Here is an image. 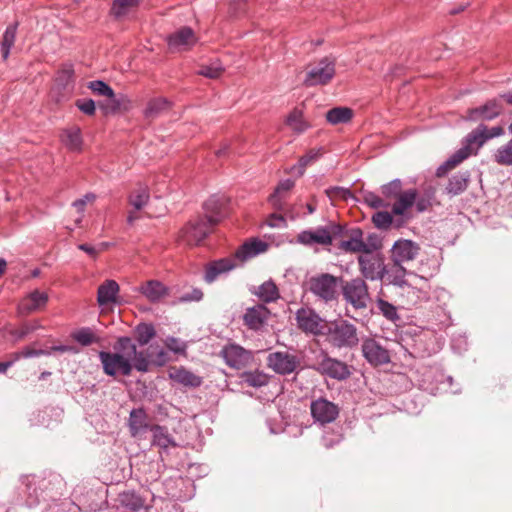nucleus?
Masks as SVG:
<instances>
[{
	"instance_id": "obj_5",
	"label": "nucleus",
	"mask_w": 512,
	"mask_h": 512,
	"mask_svg": "<svg viewBox=\"0 0 512 512\" xmlns=\"http://www.w3.org/2000/svg\"><path fill=\"white\" fill-rule=\"evenodd\" d=\"M98 357L107 376L115 377L118 373L129 376L133 370L131 359L123 354L100 351Z\"/></svg>"
},
{
	"instance_id": "obj_2",
	"label": "nucleus",
	"mask_w": 512,
	"mask_h": 512,
	"mask_svg": "<svg viewBox=\"0 0 512 512\" xmlns=\"http://www.w3.org/2000/svg\"><path fill=\"white\" fill-rule=\"evenodd\" d=\"M342 277L329 273H322L309 279V291L325 303L336 301L339 296V287Z\"/></svg>"
},
{
	"instance_id": "obj_15",
	"label": "nucleus",
	"mask_w": 512,
	"mask_h": 512,
	"mask_svg": "<svg viewBox=\"0 0 512 512\" xmlns=\"http://www.w3.org/2000/svg\"><path fill=\"white\" fill-rule=\"evenodd\" d=\"M420 251V246L410 239H398L391 248V259L394 266L414 260Z\"/></svg>"
},
{
	"instance_id": "obj_27",
	"label": "nucleus",
	"mask_w": 512,
	"mask_h": 512,
	"mask_svg": "<svg viewBox=\"0 0 512 512\" xmlns=\"http://www.w3.org/2000/svg\"><path fill=\"white\" fill-rule=\"evenodd\" d=\"M268 248V243L259 239L253 238L244 242L235 252V258L241 261H246L250 258H253L263 252H265Z\"/></svg>"
},
{
	"instance_id": "obj_47",
	"label": "nucleus",
	"mask_w": 512,
	"mask_h": 512,
	"mask_svg": "<svg viewBox=\"0 0 512 512\" xmlns=\"http://www.w3.org/2000/svg\"><path fill=\"white\" fill-rule=\"evenodd\" d=\"M241 379L243 383L254 388H260L269 382V377L258 370L244 372L241 375Z\"/></svg>"
},
{
	"instance_id": "obj_56",
	"label": "nucleus",
	"mask_w": 512,
	"mask_h": 512,
	"mask_svg": "<svg viewBox=\"0 0 512 512\" xmlns=\"http://www.w3.org/2000/svg\"><path fill=\"white\" fill-rule=\"evenodd\" d=\"M73 339L82 346H89L95 342H98V337L95 336L92 329L89 327H83L72 334Z\"/></svg>"
},
{
	"instance_id": "obj_39",
	"label": "nucleus",
	"mask_w": 512,
	"mask_h": 512,
	"mask_svg": "<svg viewBox=\"0 0 512 512\" xmlns=\"http://www.w3.org/2000/svg\"><path fill=\"white\" fill-rule=\"evenodd\" d=\"M388 280L390 284H393L394 286L400 287V288H407L408 293L418 294L421 293L420 290H417L413 286H411L405 279L406 275V269L402 266H395V269L392 270L390 273L388 272Z\"/></svg>"
},
{
	"instance_id": "obj_23",
	"label": "nucleus",
	"mask_w": 512,
	"mask_h": 512,
	"mask_svg": "<svg viewBox=\"0 0 512 512\" xmlns=\"http://www.w3.org/2000/svg\"><path fill=\"white\" fill-rule=\"evenodd\" d=\"M297 241L306 246L319 244L330 245V235L327 226H319L315 230H304L298 234Z\"/></svg>"
},
{
	"instance_id": "obj_22",
	"label": "nucleus",
	"mask_w": 512,
	"mask_h": 512,
	"mask_svg": "<svg viewBox=\"0 0 512 512\" xmlns=\"http://www.w3.org/2000/svg\"><path fill=\"white\" fill-rule=\"evenodd\" d=\"M504 129L501 126H494L490 129L483 123H480L467 135L474 143L475 147L479 150L488 140L502 136Z\"/></svg>"
},
{
	"instance_id": "obj_31",
	"label": "nucleus",
	"mask_w": 512,
	"mask_h": 512,
	"mask_svg": "<svg viewBox=\"0 0 512 512\" xmlns=\"http://www.w3.org/2000/svg\"><path fill=\"white\" fill-rule=\"evenodd\" d=\"M152 432V445L158 446L161 449H168L169 447H176L177 444L174 438L169 434L165 426L154 424L151 427Z\"/></svg>"
},
{
	"instance_id": "obj_59",
	"label": "nucleus",
	"mask_w": 512,
	"mask_h": 512,
	"mask_svg": "<svg viewBox=\"0 0 512 512\" xmlns=\"http://www.w3.org/2000/svg\"><path fill=\"white\" fill-rule=\"evenodd\" d=\"M327 227L330 235V245H332L334 241H338L339 243L342 239H346L347 224L331 222Z\"/></svg>"
},
{
	"instance_id": "obj_45",
	"label": "nucleus",
	"mask_w": 512,
	"mask_h": 512,
	"mask_svg": "<svg viewBox=\"0 0 512 512\" xmlns=\"http://www.w3.org/2000/svg\"><path fill=\"white\" fill-rule=\"evenodd\" d=\"M294 185H295V182L289 178L281 180L278 183L277 187L275 188L274 193L271 194L269 197V202L275 209L280 210V211L284 210V204L282 203L279 194L282 192H287V191L291 190L294 187Z\"/></svg>"
},
{
	"instance_id": "obj_49",
	"label": "nucleus",
	"mask_w": 512,
	"mask_h": 512,
	"mask_svg": "<svg viewBox=\"0 0 512 512\" xmlns=\"http://www.w3.org/2000/svg\"><path fill=\"white\" fill-rule=\"evenodd\" d=\"M494 161L502 166H512V138L495 151Z\"/></svg>"
},
{
	"instance_id": "obj_14",
	"label": "nucleus",
	"mask_w": 512,
	"mask_h": 512,
	"mask_svg": "<svg viewBox=\"0 0 512 512\" xmlns=\"http://www.w3.org/2000/svg\"><path fill=\"white\" fill-rule=\"evenodd\" d=\"M229 200L224 195H212L203 204L204 219L214 226L220 223L227 215Z\"/></svg>"
},
{
	"instance_id": "obj_3",
	"label": "nucleus",
	"mask_w": 512,
	"mask_h": 512,
	"mask_svg": "<svg viewBox=\"0 0 512 512\" xmlns=\"http://www.w3.org/2000/svg\"><path fill=\"white\" fill-rule=\"evenodd\" d=\"M340 288L343 299L354 309L361 310L367 307L370 295L368 286L363 278L356 277L348 281L342 279Z\"/></svg>"
},
{
	"instance_id": "obj_54",
	"label": "nucleus",
	"mask_w": 512,
	"mask_h": 512,
	"mask_svg": "<svg viewBox=\"0 0 512 512\" xmlns=\"http://www.w3.org/2000/svg\"><path fill=\"white\" fill-rule=\"evenodd\" d=\"M338 248L346 253H363L365 250L364 239L347 238L338 243Z\"/></svg>"
},
{
	"instance_id": "obj_57",
	"label": "nucleus",
	"mask_w": 512,
	"mask_h": 512,
	"mask_svg": "<svg viewBox=\"0 0 512 512\" xmlns=\"http://www.w3.org/2000/svg\"><path fill=\"white\" fill-rule=\"evenodd\" d=\"M57 85L61 89H67L74 82V69L71 64L64 65L58 72L56 78Z\"/></svg>"
},
{
	"instance_id": "obj_44",
	"label": "nucleus",
	"mask_w": 512,
	"mask_h": 512,
	"mask_svg": "<svg viewBox=\"0 0 512 512\" xmlns=\"http://www.w3.org/2000/svg\"><path fill=\"white\" fill-rule=\"evenodd\" d=\"M134 332L136 342L139 346H144L148 344L151 341V339H153L156 336L155 327L151 323H139L135 327Z\"/></svg>"
},
{
	"instance_id": "obj_51",
	"label": "nucleus",
	"mask_w": 512,
	"mask_h": 512,
	"mask_svg": "<svg viewBox=\"0 0 512 512\" xmlns=\"http://www.w3.org/2000/svg\"><path fill=\"white\" fill-rule=\"evenodd\" d=\"M224 71V67L221 62L217 59L210 64H203L197 71L198 75L204 76L209 79H217L221 76Z\"/></svg>"
},
{
	"instance_id": "obj_43",
	"label": "nucleus",
	"mask_w": 512,
	"mask_h": 512,
	"mask_svg": "<svg viewBox=\"0 0 512 512\" xmlns=\"http://www.w3.org/2000/svg\"><path fill=\"white\" fill-rule=\"evenodd\" d=\"M171 107V102L165 97L151 99L144 110L146 118H155Z\"/></svg>"
},
{
	"instance_id": "obj_37",
	"label": "nucleus",
	"mask_w": 512,
	"mask_h": 512,
	"mask_svg": "<svg viewBox=\"0 0 512 512\" xmlns=\"http://www.w3.org/2000/svg\"><path fill=\"white\" fill-rule=\"evenodd\" d=\"M61 142L70 151H80L83 144L81 129L79 127H72L63 130Z\"/></svg>"
},
{
	"instance_id": "obj_9",
	"label": "nucleus",
	"mask_w": 512,
	"mask_h": 512,
	"mask_svg": "<svg viewBox=\"0 0 512 512\" xmlns=\"http://www.w3.org/2000/svg\"><path fill=\"white\" fill-rule=\"evenodd\" d=\"M503 111L504 106L501 104V99L491 98L480 106L467 109L463 119L467 122L492 121L498 118Z\"/></svg>"
},
{
	"instance_id": "obj_20",
	"label": "nucleus",
	"mask_w": 512,
	"mask_h": 512,
	"mask_svg": "<svg viewBox=\"0 0 512 512\" xmlns=\"http://www.w3.org/2000/svg\"><path fill=\"white\" fill-rule=\"evenodd\" d=\"M130 434L134 438H143L152 425L148 422V415L144 408H134L130 411L128 418Z\"/></svg>"
},
{
	"instance_id": "obj_10",
	"label": "nucleus",
	"mask_w": 512,
	"mask_h": 512,
	"mask_svg": "<svg viewBox=\"0 0 512 512\" xmlns=\"http://www.w3.org/2000/svg\"><path fill=\"white\" fill-rule=\"evenodd\" d=\"M335 72V60L324 57L307 72L304 84L308 87L326 85L333 79Z\"/></svg>"
},
{
	"instance_id": "obj_34",
	"label": "nucleus",
	"mask_w": 512,
	"mask_h": 512,
	"mask_svg": "<svg viewBox=\"0 0 512 512\" xmlns=\"http://www.w3.org/2000/svg\"><path fill=\"white\" fill-rule=\"evenodd\" d=\"M478 149L475 147L472 140L466 135L461 141V147L456 150L448 159L455 167L467 159L471 155H476Z\"/></svg>"
},
{
	"instance_id": "obj_48",
	"label": "nucleus",
	"mask_w": 512,
	"mask_h": 512,
	"mask_svg": "<svg viewBox=\"0 0 512 512\" xmlns=\"http://www.w3.org/2000/svg\"><path fill=\"white\" fill-rule=\"evenodd\" d=\"M286 123L291 129L297 134L305 132L309 125L303 120V114L301 110L293 109L287 116Z\"/></svg>"
},
{
	"instance_id": "obj_36",
	"label": "nucleus",
	"mask_w": 512,
	"mask_h": 512,
	"mask_svg": "<svg viewBox=\"0 0 512 512\" xmlns=\"http://www.w3.org/2000/svg\"><path fill=\"white\" fill-rule=\"evenodd\" d=\"M260 300L264 303L275 302L280 298L279 290L273 280H268L262 283L254 290H251Z\"/></svg>"
},
{
	"instance_id": "obj_38",
	"label": "nucleus",
	"mask_w": 512,
	"mask_h": 512,
	"mask_svg": "<svg viewBox=\"0 0 512 512\" xmlns=\"http://www.w3.org/2000/svg\"><path fill=\"white\" fill-rule=\"evenodd\" d=\"M398 196V201L392 206V213L397 216H402L407 209L415 205L417 190L408 189Z\"/></svg>"
},
{
	"instance_id": "obj_25",
	"label": "nucleus",
	"mask_w": 512,
	"mask_h": 512,
	"mask_svg": "<svg viewBox=\"0 0 512 512\" xmlns=\"http://www.w3.org/2000/svg\"><path fill=\"white\" fill-rule=\"evenodd\" d=\"M131 107V101L125 94H116L114 96L106 97L105 100L99 102V108L103 114H116L119 111H128Z\"/></svg>"
},
{
	"instance_id": "obj_53",
	"label": "nucleus",
	"mask_w": 512,
	"mask_h": 512,
	"mask_svg": "<svg viewBox=\"0 0 512 512\" xmlns=\"http://www.w3.org/2000/svg\"><path fill=\"white\" fill-rule=\"evenodd\" d=\"M150 199L149 191L146 187H140L129 196V203L136 210H141L145 207Z\"/></svg>"
},
{
	"instance_id": "obj_29",
	"label": "nucleus",
	"mask_w": 512,
	"mask_h": 512,
	"mask_svg": "<svg viewBox=\"0 0 512 512\" xmlns=\"http://www.w3.org/2000/svg\"><path fill=\"white\" fill-rule=\"evenodd\" d=\"M470 179L471 173L469 170H462L453 174L448 179L445 193L451 198L462 194L467 189Z\"/></svg>"
},
{
	"instance_id": "obj_63",
	"label": "nucleus",
	"mask_w": 512,
	"mask_h": 512,
	"mask_svg": "<svg viewBox=\"0 0 512 512\" xmlns=\"http://www.w3.org/2000/svg\"><path fill=\"white\" fill-rule=\"evenodd\" d=\"M362 201L367 206L374 209L388 206V203H385L376 193L371 191L362 192Z\"/></svg>"
},
{
	"instance_id": "obj_24",
	"label": "nucleus",
	"mask_w": 512,
	"mask_h": 512,
	"mask_svg": "<svg viewBox=\"0 0 512 512\" xmlns=\"http://www.w3.org/2000/svg\"><path fill=\"white\" fill-rule=\"evenodd\" d=\"M236 267V264L232 258H221L211 261L206 265L204 280L207 283L214 282L218 276L224 273H228Z\"/></svg>"
},
{
	"instance_id": "obj_30",
	"label": "nucleus",
	"mask_w": 512,
	"mask_h": 512,
	"mask_svg": "<svg viewBox=\"0 0 512 512\" xmlns=\"http://www.w3.org/2000/svg\"><path fill=\"white\" fill-rule=\"evenodd\" d=\"M138 291L150 302L157 303L168 295L169 289L159 280H149L142 284Z\"/></svg>"
},
{
	"instance_id": "obj_21",
	"label": "nucleus",
	"mask_w": 512,
	"mask_h": 512,
	"mask_svg": "<svg viewBox=\"0 0 512 512\" xmlns=\"http://www.w3.org/2000/svg\"><path fill=\"white\" fill-rule=\"evenodd\" d=\"M48 294L39 290L29 293L18 305V313L26 316L45 307L48 302Z\"/></svg>"
},
{
	"instance_id": "obj_58",
	"label": "nucleus",
	"mask_w": 512,
	"mask_h": 512,
	"mask_svg": "<svg viewBox=\"0 0 512 512\" xmlns=\"http://www.w3.org/2000/svg\"><path fill=\"white\" fill-rule=\"evenodd\" d=\"M44 512H78V507L74 501L63 499L59 502H51Z\"/></svg>"
},
{
	"instance_id": "obj_8",
	"label": "nucleus",
	"mask_w": 512,
	"mask_h": 512,
	"mask_svg": "<svg viewBox=\"0 0 512 512\" xmlns=\"http://www.w3.org/2000/svg\"><path fill=\"white\" fill-rule=\"evenodd\" d=\"M38 480L37 475L22 476L20 485L17 487V496L14 500L16 505L32 508L43 501L40 488H36V484H32Z\"/></svg>"
},
{
	"instance_id": "obj_12",
	"label": "nucleus",
	"mask_w": 512,
	"mask_h": 512,
	"mask_svg": "<svg viewBox=\"0 0 512 512\" xmlns=\"http://www.w3.org/2000/svg\"><path fill=\"white\" fill-rule=\"evenodd\" d=\"M75 498L78 512H102L107 508L106 492L102 489H89L80 495H77V491H75Z\"/></svg>"
},
{
	"instance_id": "obj_6",
	"label": "nucleus",
	"mask_w": 512,
	"mask_h": 512,
	"mask_svg": "<svg viewBox=\"0 0 512 512\" xmlns=\"http://www.w3.org/2000/svg\"><path fill=\"white\" fill-rule=\"evenodd\" d=\"M321 355L322 358L313 366L314 370L321 375L338 381H344L350 377L351 370L349 365L339 359L330 357L324 351H322Z\"/></svg>"
},
{
	"instance_id": "obj_11",
	"label": "nucleus",
	"mask_w": 512,
	"mask_h": 512,
	"mask_svg": "<svg viewBox=\"0 0 512 512\" xmlns=\"http://www.w3.org/2000/svg\"><path fill=\"white\" fill-rule=\"evenodd\" d=\"M361 352L364 359L373 367L383 366L391 361L389 350L371 337L362 339Z\"/></svg>"
},
{
	"instance_id": "obj_52",
	"label": "nucleus",
	"mask_w": 512,
	"mask_h": 512,
	"mask_svg": "<svg viewBox=\"0 0 512 512\" xmlns=\"http://www.w3.org/2000/svg\"><path fill=\"white\" fill-rule=\"evenodd\" d=\"M376 307L387 320L391 322H396L400 320V316L397 313V308L390 302L382 298H377Z\"/></svg>"
},
{
	"instance_id": "obj_4",
	"label": "nucleus",
	"mask_w": 512,
	"mask_h": 512,
	"mask_svg": "<svg viewBox=\"0 0 512 512\" xmlns=\"http://www.w3.org/2000/svg\"><path fill=\"white\" fill-rule=\"evenodd\" d=\"M357 261L361 275L367 280H383L388 274L385 258L381 253H363L358 256Z\"/></svg>"
},
{
	"instance_id": "obj_46",
	"label": "nucleus",
	"mask_w": 512,
	"mask_h": 512,
	"mask_svg": "<svg viewBox=\"0 0 512 512\" xmlns=\"http://www.w3.org/2000/svg\"><path fill=\"white\" fill-rule=\"evenodd\" d=\"M436 190L432 186L425 188L420 195L417 194L415 208L418 213L427 211L433 204Z\"/></svg>"
},
{
	"instance_id": "obj_64",
	"label": "nucleus",
	"mask_w": 512,
	"mask_h": 512,
	"mask_svg": "<svg viewBox=\"0 0 512 512\" xmlns=\"http://www.w3.org/2000/svg\"><path fill=\"white\" fill-rule=\"evenodd\" d=\"M402 187L401 180L396 178L381 186V192L386 198H393L400 194Z\"/></svg>"
},
{
	"instance_id": "obj_26",
	"label": "nucleus",
	"mask_w": 512,
	"mask_h": 512,
	"mask_svg": "<svg viewBox=\"0 0 512 512\" xmlns=\"http://www.w3.org/2000/svg\"><path fill=\"white\" fill-rule=\"evenodd\" d=\"M269 313L268 308L264 304H257L247 308L243 320L250 329L258 330L268 319Z\"/></svg>"
},
{
	"instance_id": "obj_61",
	"label": "nucleus",
	"mask_w": 512,
	"mask_h": 512,
	"mask_svg": "<svg viewBox=\"0 0 512 512\" xmlns=\"http://www.w3.org/2000/svg\"><path fill=\"white\" fill-rule=\"evenodd\" d=\"M87 87L97 95L105 97L114 96L112 87L103 80L90 81Z\"/></svg>"
},
{
	"instance_id": "obj_18",
	"label": "nucleus",
	"mask_w": 512,
	"mask_h": 512,
	"mask_svg": "<svg viewBox=\"0 0 512 512\" xmlns=\"http://www.w3.org/2000/svg\"><path fill=\"white\" fill-rule=\"evenodd\" d=\"M296 320L299 328L305 332L323 335L325 331V325H322L323 319L313 310L299 309L296 312Z\"/></svg>"
},
{
	"instance_id": "obj_42",
	"label": "nucleus",
	"mask_w": 512,
	"mask_h": 512,
	"mask_svg": "<svg viewBox=\"0 0 512 512\" xmlns=\"http://www.w3.org/2000/svg\"><path fill=\"white\" fill-rule=\"evenodd\" d=\"M17 28H18V23L17 22L12 23L6 27V29L3 33L2 41H1V54H2L3 60L8 59V57L10 55L11 48L14 46L16 34H17Z\"/></svg>"
},
{
	"instance_id": "obj_62",
	"label": "nucleus",
	"mask_w": 512,
	"mask_h": 512,
	"mask_svg": "<svg viewBox=\"0 0 512 512\" xmlns=\"http://www.w3.org/2000/svg\"><path fill=\"white\" fill-rule=\"evenodd\" d=\"M140 0H114L112 5V13L116 18L126 14L129 8L137 6Z\"/></svg>"
},
{
	"instance_id": "obj_32",
	"label": "nucleus",
	"mask_w": 512,
	"mask_h": 512,
	"mask_svg": "<svg viewBox=\"0 0 512 512\" xmlns=\"http://www.w3.org/2000/svg\"><path fill=\"white\" fill-rule=\"evenodd\" d=\"M42 328L38 320L25 322L20 327H6L7 334L11 337L12 343H18L28 337L31 333Z\"/></svg>"
},
{
	"instance_id": "obj_17",
	"label": "nucleus",
	"mask_w": 512,
	"mask_h": 512,
	"mask_svg": "<svg viewBox=\"0 0 512 512\" xmlns=\"http://www.w3.org/2000/svg\"><path fill=\"white\" fill-rule=\"evenodd\" d=\"M220 355L229 367L236 369L245 366L252 358L249 351L237 344L225 345L220 351Z\"/></svg>"
},
{
	"instance_id": "obj_55",
	"label": "nucleus",
	"mask_w": 512,
	"mask_h": 512,
	"mask_svg": "<svg viewBox=\"0 0 512 512\" xmlns=\"http://www.w3.org/2000/svg\"><path fill=\"white\" fill-rule=\"evenodd\" d=\"M136 346L129 336H120L114 345V349L117 351L116 353L123 354L131 359V354L136 353Z\"/></svg>"
},
{
	"instance_id": "obj_40",
	"label": "nucleus",
	"mask_w": 512,
	"mask_h": 512,
	"mask_svg": "<svg viewBox=\"0 0 512 512\" xmlns=\"http://www.w3.org/2000/svg\"><path fill=\"white\" fill-rule=\"evenodd\" d=\"M352 118L353 110L349 107H334L326 113V120L332 125L348 123Z\"/></svg>"
},
{
	"instance_id": "obj_16",
	"label": "nucleus",
	"mask_w": 512,
	"mask_h": 512,
	"mask_svg": "<svg viewBox=\"0 0 512 512\" xmlns=\"http://www.w3.org/2000/svg\"><path fill=\"white\" fill-rule=\"evenodd\" d=\"M311 415L316 422L321 424L333 422L339 414L337 405L324 398H319L311 402Z\"/></svg>"
},
{
	"instance_id": "obj_50",
	"label": "nucleus",
	"mask_w": 512,
	"mask_h": 512,
	"mask_svg": "<svg viewBox=\"0 0 512 512\" xmlns=\"http://www.w3.org/2000/svg\"><path fill=\"white\" fill-rule=\"evenodd\" d=\"M176 380L184 386L193 388L199 387L202 384V378L200 376L184 368L177 371Z\"/></svg>"
},
{
	"instance_id": "obj_33",
	"label": "nucleus",
	"mask_w": 512,
	"mask_h": 512,
	"mask_svg": "<svg viewBox=\"0 0 512 512\" xmlns=\"http://www.w3.org/2000/svg\"><path fill=\"white\" fill-rule=\"evenodd\" d=\"M119 292V285L115 280H106L98 287L97 302L100 306H105L109 303H114L117 293Z\"/></svg>"
},
{
	"instance_id": "obj_41",
	"label": "nucleus",
	"mask_w": 512,
	"mask_h": 512,
	"mask_svg": "<svg viewBox=\"0 0 512 512\" xmlns=\"http://www.w3.org/2000/svg\"><path fill=\"white\" fill-rule=\"evenodd\" d=\"M119 501L123 507L138 512L145 506L144 499L134 491H125L119 495Z\"/></svg>"
},
{
	"instance_id": "obj_13",
	"label": "nucleus",
	"mask_w": 512,
	"mask_h": 512,
	"mask_svg": "<svg viewBox=\"0 0 512 512\" xmlns=\"http://www.w3.org/2000/svg\"><path fill=\"white\" fill-rule=\"evenodd\" d=\"M213 226L212 223L203 217H198L187 223L182 229V236L188 244L198 245L211 233Z\"/></svg>"
},
{
	"instance_id": "obj_7",
	"label": "nucleus",
	"mask_w": 512,
	"mask_h": 512,
	"mask_svg": "<svg viewBox=\"0 0 512 512\" xmlns=\"http://www.w3.org/2000/svg\"><path fill=\"white\" fill-rule=\"evenodd\" d=\"M38 480L32 484H36V488H40L43 501L51 500L59 502L57 498L63 495L66 483L62 476L55 472H50L44 476H37Z\"/></svg>"
},
{
	"instance_id": "obj_60",
	"label": "nucleus",
	"mask_w": 512,
	"mask_h": 512,
	"mask_svg": "<svg viewBox=\"0 0 512 512\" xmlns=\"http://www.w3.org/2000/svg\"><path fill=\"white\" fill-rule=\"evenodd\" d=\"M393 213L378 211L372 216V222L376 228L387 230L393 223Z\"/></svg>"
},
{
	"instance_id": "obj_1",
	"label": "nucleus",
	"mask_w": 512,
	"mask_h": 512,
	"mask_svg": "<svg viewBox=\"0 0 512 512\" xmlns=\"http://www.w3.org/2000/svg\"><path fill=\"white\" fill-rule=\"evenodd\" d=\"M323 335L331 346L338 349H353L360 341L357 327L344 319L326 324Z\"/></svg>"
},
{
	"instance_id": "obj_35",
	"label": "nucleus",
	"mask_w": 512,
	"mask_h": 512,
	"mask_svg": "<svg viewBox=\"0 0 512 512\" xmlns=\"http://www.w3.org/2000/svg\"><path fill=\"white\" fill-rule=\"evenodd\" d=\"M322 156V148L310 149L306 154L298 159V162L291 167V172L298 177L304 175L307 166L312 165Z\"/></svg>"
},
{
	"instance_id": "obj_28",
	"label": "nucleus",
	"mask_w": 512,
	"mask_h": 512,
	"mask_svg": "<svg viewBox=\"0 0 512 512\" xmlns=\"http://www.w3.org/2000/svg\"><path fill=\"white\" fill-rule=\"evenodd\" d=\"M167 42L172 50H184L195 42L194 31L191 27L184 26L169 35Z\"/></svg>"
},
{
	"instance_id": "obj_19",
	"label": "nucleus",
	"mask_w": 512,
	"mask_h": 512,
	"mask_svg": "<svg viewBox=\"0 0 512 512\" xmlns=\"http://www.w3.org/2000/svg\"><path fill=\"white\" fill-rule=\"evenodd\" d=\"M268 363L276 373L287 375L295 371L299 361L293 354L275 352L268 356Z\"/></svg>"
}]
</instances>
